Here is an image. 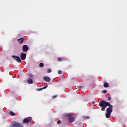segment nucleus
<instances>
[{
	"label": "nucleus",
	"instance_id": "obj_1",
	"mask_svg": "<svg viewBox=\"0 0 127 127\" xmlns=\"http://www.w3.org/2000/svg\"><path fill=\"white\" fill-rule=\"evenodd\" d=\"M99 106H100L101 107H102L101 109L102 111H104L106 108L107 107H109L108 108H107L106 109L107 113H106V117L107 119L110 118V115L113 111V105H112L109 102H107L105 100H102L99 103Z\"/></svg>",
	"mask_w": 127,
	"mask_h": 127
},
{
	"label": "nucleus",
	"instance_id": "obj_25",
	"mask_svg": "<svg viewBox=\"0 0 127 127\" xmlns=\"http://www.w3.org/2000/svg\"><path fill=\"white\" fill-rule=\"evenodd\" d=\"M108 99L109 101H110L111 99V97H108Z\"/></svg>",
	"mask_w": 127,
	"mask_h": 127
},
{
	"label": "nucleus",
	"instance_id": "obj_19",
	"mask_svg": "<svg viewBox=\"0 0 127 127\" xmlns=\"http://www.w3.org/2000/svg\"><path fill=\"white\" fill-rule=\"evenodd\" d=\"M89 119H90V117L88 116L84 117V120H88Z\"/></svg>",
	"mask_w": 127,
	"mask_h": 127
},
{
	"label": "nucleus",
	"instance_id": "obj_17",
	"mask_svg": "<svg viewBox=\"0 0 127 127\" xmlns=\"http://www.w3.org/2000/svg\"><path fill=\"white\" fill-rule=\"evenodd\" d=\"M60 124H61V120H59V121L57 122L58 125H60Z\"/></svg>",
	"mask_w": 127,
	"mask_h": 127
},
{
	"label": "nucleus",
	"instance_id": "obj_8",
	"mask_svg": "<svg viewBox=\"0 0 127 127\" xmlns=\"http://www.w3.org/2000/svg\"><path fill=\"white\" fill-rule=\"evenodd\" d=\"M24 38H21L17 40V42H18L19 44H22L23 42H24Z\"/></svg>",
	"mask_w": 127,
	"mask_h": 127
},
{
	"label": "nucleus",
	"instance_id": "obj_9",
	"mask_svg": "<svg viewBox=\"0 0 127 127\" xmlns=\"http://www.w3.org/2000/svg\"><path fill=\"white\" fill-rule=\"evenodd\" d=\"M44 80L45 81H46V82H50V77H48V76H46L44 77Z\"/></svg>",
	"mask_w": 127,
	"mask_h": 127
},
{
	"label": "nucleus",
	"instance_id": "obj_3",
	"mask_svg": "<svg viewBox=\"0 0 127 127\" xmlns=\"http://www.w3.org/2000/svg\"><path fill=\"white\" fill-rule=\"evenodd\" d=\"M12 58H13L15 61H16V62H18V63H20L21 62V60L18 56H12Z\"/></svg>",
	"mask_w": 127,
	"mask_h": 127
},
{
	"label": "nucleus",
	"instance_id": "obj_11",
	"mask_svg": "<svg viewBox=\"0 0 127 127\" xmlns=\"http://www.w3.org/2000/svg\"><path fill=\"white\" fill-rule=\"evenodd\" d=\"M104 87L105 88H108V87H109V84H108V83H107V82L104 83Z\"/></svg>",
	"mask_w": 127,
	"mask_h": 127
},
{
	"label": "nucleus",
	"instance_id": "obj_4",
	"mask_svg": "<svg viewBox=\"0 0 127 127\" xmlns=\"http://www.w3.org/2000/svg\"><path fill=\"white\" fill-rule=\"evenodd\" d=\"M31 120H32V118H31V117L26 118L23 120V123L28 124L29 123H30V122H31Z\"/></svg>",
	"mask_w": 127,
	"mask_h": 127
},
{
	"label": "nucleus",
	"instance_id": "obj_5",
	"mask_svg": "<svg viewBox=\"0 0 127 127\" xmlns=\"http://www.w3.org/2000/svg\"><path fill=\"white\" fill-rule=\"evenodd\" d=\"M11 127H23L21 125V124L18 123L17 122H14V124L12 125Z\"/></svg>",
	"mask_w": 127,
	"mask_h": 127
},
{
	"label": "nucleus",
	"instance_id": "obj_10",
	"mask_svg": "<svg viewBox=\"0 0 127 127\" xmlns=\"http://www.w3.org/2000/svg\"><path fill=\"white\" fill-rule=\"evenodd\" d=\"M28 84H32L33 83V81L31 79V78H29L28 79Z\"/></svg>",
	"mask_w": 127,
	"mask_h": 127
},
{
	"label": "nucleus",
	"instance_id": "obj_18",
	"mask_svg": "<svg viewBox=\"0 0 127 127\" xmlns=\"http://www.w3.org/2000/svg\"><path fill=\"white\" fill-rule=\"evenodd\" d=\"M47 73H51V69H49L47 70Z\"/></svg>",
	"mask_w": 127,
	"mask_h": 127
},
{
	"label": "nucleus",
	"instance_id": "obj_15",
	"mask_svg": "<svg viewBox=\"0 0 127 127\" xmlns=\"http://www.w3.org/2000/svg\"><path fill=\"white\" fill-rule=\"evenodd\" d=\"M107 92V90H103L102 91V93L104 94H106Z\"/></svg>",
	"mask_w": 127,
	"mask_h": 127
},
{
	"label": "nucleus",
	"instance_id": "obj_23",
	"mask_svg": "<svg viewBox=\"0 0 127 127\" xmlns=\"http://www.w3.org/2000/svg\"><path fill=\"white\" fill-rule=\"evenodd\" d=\"M92 105H95V104H96V102L93 101V102H92Z\"/></svg>",
	"mask_w": 127,
	"mask_h": 127
},
{
	"label": "nucleus",
	"instance_id": "obj_2",
	"mask_svg": "<svg viewBox=\"0 0 127 127\" xmlns=\"http://www.w3.org/2000/svg\"><path fill=\"white\" fill-rule=\"evenodd\" d=\"M66 116L68 117V122L69 124H72V123H73V122H75L76 118L73 117V116H72L71 114H66Z\"/></svg>",
	"mask_w": 127,
	"mask_h": 127
},
{
	"label": "nucleus",
	"instance_id": "obj_24",
	"mask_svg": "<svg viewBox=\"0 0 127 127\" xmlns=\"http://www.w3.org/2000/svg\"><path fill=\"white\" fill-rule=\"evenodd\" d=\"M42 90H43V88H40V89H39V91H42Z\"/></svg>",
	"mask_w": 127,
	"mask_h": 127
},
{
	"label": "nucleus",
	"instance_id": "obj_7",
	"mask_svg": "<svg viewBox=\"0 0 127 127\" xmlns=\"http://www.w3.org/2000/svg\"><path fill=\"white\" fill-rule=\"evenodd\" d=\"M20 58L21 60H25L26 58V54L23 53H21L20 55Z\"/></svg>",
	"mask_w": 127,
	"mask_h": 127
},
{
	"label": "nucleus",
	"instance_id": "obj_22",
	"mask_svg": "<svg viewBox=\"0 0 127 127\" xmlns=\"http://www.w3.org/2000/svg\"><path fill=\"white\" fill-rule=\"evenodd\" d=\"M78 88L80 90V89H82V86H79L78 87Z\"/></svg>",
	"mask_w": 127,
	"mask_h": 127
},
{
	"label": "nucleus",
	"instance_id": "obj_21",
	"mask_svg": "<svg viewBox=\"0 0 127 127\" xmlns=\"http://www.w3.org/2000/svg\"><path fill=\"white\" fill-rule=\"evenodd\" d=\"M48 87V85H46L45 86L43 87V89H46V88Z\"/></svg>",
	"mask_w": 127,
	"mask_h": 127
},
{
	"label": "nucleus",
	"instance_id": "obj_13",
	"mask_svg": "<svg viewBox=\"0 0 127 127\" xmlns=\"http://www.w3.org/2000/svg\"><path fill=\"white\" fill-rule=\"evenodd\" d=\"M44 66V64L42 63H40L39 64V67H40L41 68H42V67H43Z\"/></svg>",
	"mask_w": 127,
	"mask_h": 127
},
{
	"label": "nucleus",
	"instance_id": "obj_16",
	"mask_svg": "<svg viewBox=\"0 0 127 127\" xmlns=\"http://www.w3.org/2000/svg\"><path fill=\"white\" fill-rule=\"evenodd\" d=\"M58 74H59L60 75H61V74H62V71H61V70H59L58 71Z\"/></svg>",
	"mask_w": 127,
	"mask_h": 127
},
{
	"label": "nucleus",
	"instance_id": "obj_14",
	"mask_svg": "<svg viewBox=\"0 0 127 127\" xmlns=\"http://www.w3.org/2000/svg\"><path fill=\"white\" fill-rule=\"evenodd\" d=\"M57 60L59 62H60V61H62V59L61 58H58Z\"/></svg>",
	"mask_w": 127,
	"mask_h": 127
},
{
	"label": "nucleus",
	"instance_id": "obj_12",
	"mask_svg": "<svg viewBox=\"0 0 127 127\" xmlns=\"http://www.w3.org/2000/svg\"><path fill=\"white\" fill-rule=\"evenodd\" d=\"M9 115H10V116H15V114L14 112H13L12 111L9 112Z\"/></svg>",
	"mask_w": 127,
	"mask_h": 127
},
{
	"label": "nucleus",
	"instance_id": "obj_26",
	"mask_svg": "<svg viewBox=\"0 0 127 127\" xmlns=\"http://www.w3.org/2000/svg\"><path fill=\"white\" fill-rule=\"evenodd\" d=\"M30 76H31V77H32V75H30Z\"/></svg>",
	"mask_w": 127,
	"mask_h": 127
},
{
	"label": "nucleus",
	"instance_id": "obj_20",
	"mask_svg": "<svg viewBox=\"0 0 127 127\" xmlns=\"http://www.w3.org/2000/svg\"><path fill=\"white\" fill-rule=\"evenodd\" d=\"M55 98H57V95H54L52 96V99H55Z\"/></svg>",
	"mask_w": 127,
	"mask_h": 127
},
{
	"label": "nucleus",
	"instance_id": "obj_6",
	"mask_svg": "<svg viewBox=\"0 0 127 127\" xmlns=\"http://www.w3.org/2000/svg\"><path fill=\"white\" fill-rule=\"evenodd\" d=\"M28 49H29V48L27 45H24L22 46L23 52H27V51H28Z\"/></svg>",
	"mask_w": 127,
	"mask_h": 127
}]
</instances>
